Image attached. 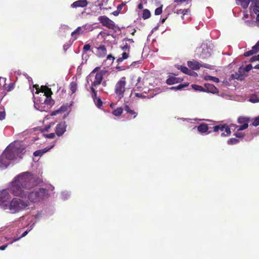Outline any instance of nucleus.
Instances as JSON below:
<instances>
[{
	"label": "nucleus",
	"mask_w": 259,
	"mask_h": 259,
	"mask_svg": "<svg viewBox=\"0 0 259 259\" xmlns=\"http://www.w3.org/2000/svg\"><path fill=\"white\" fill-rule=\"evenodd\" d=\"M35 185L34 177L29 172H23L16 177L11 183L10 190L14 196L26 197L28 190Z\"/></svg>",
	"instance_id": "f257e3e1"
},
{
	"label": "nucleus",
	"mask_w": 259,
	"mask_h": 259,
	"mask_svg": "<svg viewBox=\"0 0 259 259\" xmlns=\"http://www.w3.org/2000/svg\"><path fill=\"white\" fill-rule=\"evenodd\" d=\"M100 67H96L87 76V81L88 83L91 82L90 87H96L101 83L105 72L104 70H100Z\"/></svg>",
	"instance_id": "f03ea898"
},
{
	"label": "nucleus",
	"mask_w": 259,
	"mask_h": 259,
	"mask_svg": "<svg viewBox=\"0 0 259 259\" xmlns=\"http://www.w3.org/2000/svg\"><path fill=\"white\" fill-rule=\"evenodd\" d=\"M29 203L20 198H13L9 205H6L4 209H9L12 213H15L28 208Z\"/></svg>",
	"instance_id": "7ed1b4c3"
},
{
	"label": "nucleus",
	"mask_w": 259,
	"mask_h": 259,
	"mask_svg": "<svg viewBox=\"0 0 259 259\" xmlns=\"http://www.w3.org/2000/svg\"><path fill=\"white\" fill-rule=\"evenodd\" d=\"M50 197L48 190L41 188L35 189L28 194V199L32 202H37Z\"/></svg>",
	"instance_id": "20e7f679"
},
{
	"label": "nucleus",
	"mask_w": 259,
	"mask_h": 259,
	"mask_svg": "<svg viewBox=\"0 0 259 259\" xmlns=\"http://www.w3.org/2000/svg\"><path fill=\"white\" fill-rule=\"evenodd\" d=\"M23 151V149L19 150L15 148L7 149L1 156V161H3L5 159H8L9 161L13 160L16 155H18V154L22 153Z\"/></svg>",
	"instance_id": "39448f33"
},
{
	"label": "nucleus",
	"mask_w": 259,
	"mask_h": 259,
	"mask_svg": "<svg viewBox=\"0 0 259 259\" xmlns=\"http://www.w3.org/2000/svg\"><path fill=\"white\" fill-rule=\"evenodd\" d=\"M125 77H122L115 85V93L119 97L120 99L123 96V94L125 92Z\"/></svg>",
	"instance_id": "423d86ee"
},
{
	"label": "nucleus",
	"mask_w": 259,
	"mask_h": 259,
	"mask_svg": "<svg viewBox=\"0 0 259 259\" xmlns=\"http://www.w3.org/2000/svg\"><path fill=\"white\" fill-rule=\"evenodd\" d=\"M98 20L103 26L108 29L114 30L117 27L114 22L106 16L104 15L99 17Z\"/></svg>",
	"instance_id": "0eeeda50"
},
{
	"label": "nucleus",
	"mask_w": 259,
	"mask_h": 259,
	"mask_svg": "<svg viewBox=\"0 0 259 259\" xmlns=\"http://www.w3.org/2000/svg\"><path fill=\"white\" fill-rule=\"evenodd\" d=\"M251 121L249 117L239 116L237 119V122L242 125H236L237 131H243L248 127V123Z\"/></svg>",
	"instance_id": "6e6552de"
},
{
	"label": "nucleus",
	"mask_w": 259,
	"mask_h": 259,
	"mask_svg": "<svg viewBox=\"0 0 259 259\" xmlns=\"http://www.w3.org/2000/svg\"><path fill=\"white\" fill-rule=\"evenodd\" d=\"M212 128L214 132H217L220 131L222 132L221 136L223 137L228 136L231 134L230 127L225 124L215 125L213 126Z\"/></svg>",
	"instance_id": "1a4fd4ad"
},
{
	"label": "nucleus",
	"mask_w": 259,
	"mask_h": 259,
	"mask_svg": "<svg viewBox=\"0 0 259 259\" xmlns=\"http://www.w3.org/2000/svg\"><path fill=\"white\" fill-rule=\"evenodd\" d=\"M187 65L192 70H198L201 67L209 69H211V66L210 65L207 64H201L195 60L188 61Z\"/></svg>",
	"instance_id": "9d476101"
},
{
	"label": "nucleus",
	"mask_w": 259,
	"mask_h": 259,
	"mask_svg": "<svg viewBox=\"0 0 259 259\" xmlns=\"http://www.w3.org/2000/svg\"><path fill=\"white\" fill-rule=\"evenodd\" d=\"M10 199V195L7 190H4L0 192V205L4 209V207H6V205H8L5 203V202H7Z\"/></svg>",
	"instance_id": "9b49d317"
},
{
	"label": "nucleus",
	"mask_w": 259,
	"mask_h": 259,
	"mask_svg": "<svg viewBox=\"0 0 259 259\" xmlns=\"http://www.w3.org/2000/svg\"><path fill=\"white\" fill-rule=\"evenodd\" d=\"M67 125L65 122H61L58 123L55 130V133L58 136H61L66 131Z\"/></svg>",
	"instance_id": "f8f14e48"
},
{
	"label": "nucleus",
	"mask_w": 259,
	"mask_h": 259,
	"mask_svg": "<svg viewBox=\"0 0 259 259\" xmlns=\"http://www.w3.org/2000/svg\"><path fill=\"white\" fill-rule=\"evenodd\" d=\"M204 92L212 94H218L219 90L212 84L205 83L204 84Z\"/></svg>",
	"instance_id": "ddd939ff"
},
{
	"label": "nucleus",
	"mask_w": 259,
	"mask_h": 259,
	"mask_svg": "<svg viewBox=\"0 0 259 259\" xmlns=\"http://www.w3.org/2000/svg\"><path fill=\"white\" fill-rule=\"evenodd\" d=\"M88 2L87 0H78L73 2L71 5L72 8H84L87 6Z\"/></svg>",
	"instance_id": "4468645a"
},
{
	"label": "nucleus",
	"mask_w": 259,
	"mask_h": 259,
	"mask_svg": "<svg viewBox=\"0 0 259 259\" xmlns=\"http://www.w3.org/2000/svg\"><path fill=\"white\" fill-rule=\"evenodd\" d=\"M145 80H147V79H145V78H142L141 77H139L137 79V82L135 86L139 91H142L146 87V85L145 84Z\"/></svg>",
	"instance_id": "2eb2a0df"
},
{
	"label": "nucleus",
	"mask_w": 259,
	"mask_h": 259,
	"mask_svg": "<svg viewBox=\"0 0 259 259\" xmlns=\"http://www.w3.org/2000/svg\"><path fill=\"white\" fill-rule=\"evenodd\" d=\"M183 80L182 78L169 76L166 80V83L168 85L181 82Z\"/></svg>",
	"instance_id": "dca6fc26"
},
{
	"label": "nucleus",
	"mask_w": 259,
	"mask_h": 259,
	"mask_svg": "<svg viewBox=\"0 0 259 259\" xmlns=\"http://www.w3.org/2000/svg\"><path fill=\"white\" fill-rule=\"evenodd\" d=\"M97 54L99 57H104L107 55V50L105 46L100 45L97 48Z\"/></svg>",
	"instance_id": "f3484780"
},
{
	"label": "nucleus",
	"mask_w": 259,
	"mask_h": 259,
	"mask_svg": "<svg viewBox=\"0 0 259 259\" xmlns=\"http://www.w3.org/2000/svg\"><path fill=\"white\" fill-rule=\"evenodd\" d=\"M176 67H177V69H178L179 70H180L182 72H183V73H184L186 74H188V75H192L193 73L196 74V73L193 72L191 70L189 69L186 66L177 65H176Z\"/></svg>",
	"instance_id": "a211bd4d"
},
{
	"label": "nucleus",
	"mask_w": 259,
	"mask_h": 259,
	"mask_svg": "<svg viewBox=\"0 0 259 259\" xmlns=\"http://www.w3.org/2000/svg\"><path fill=\"white\" fill-rule=\"evenodd\" d=\"M175 13H176L178 15H182L181 18L183 20H184V17L185 15H190V9H186L184 10L180 9L177 10L176 12H175Z\"/></svg>",
	"instance_id": "6ab92c4d"
},
{
	"label": "nucleus",
	"mask_w": 259,
	"mask_h": 259,
	"mask_svg": "<svg viewBox=\"0 0 259 259\" xmlns=\"http://www.w3.org/2000/svg\"><path fill=\"white\" fill-rule=\"evenodd\" d=\"M124 110L127 114L130 115H133L134 118H135L138 115V113L134 110L132 109L130 106L128 105H125L124 106Z\"/></svg>",
	"instance_id": "aec40b11"
},
{
	"label": "nucleus",
	"mask_w": 259,
	"mask_h": 259,
	"mask_svg": "<svg viewBox=\"0 0 259 259\" xmlns=\"http://www.w3.org/2000/svg\"><path fill=\"white\" fill-rule=\"evenodd\" d=\"M53 147V146H51L50 147H47L44 149L36 150L33 153V155L35 157L41 156L50 150Z\"/></svg>",
	"instance_id": "412c9836"
},
{
	"label": "nucleus",
	"mask_w": 259,
	"mask_h": 259,
	"mask_svg": "<svg viewBox=\"0 0 259 259\" xmlns=\"http://www.w3.org/2000/svg\"><path fill=\"white\" fill-rule=\"evenodd\" d=\"M197 130L200 133H206L208 130V125L206 123H201L197 126Z\"/></svg>",
	"instance_id": "4be33fe9"
},
{
	"label": "nucleus",
	"mask_w": 259,
	"mask_h": 259,
	"mask_svg": "<svg viewBox=\"0 0 259 259\" xmlns=\"http://www.w3.org/2000/svg\"><path fill=\"white\" fill-rule=\"evenodd\" d=\"M189 85L188 83H184L183 84H180L177 86L176 87H172L170 88L171 90H182L184 88L188 87Z\"/></svg>",
	"instance_id": "5701e85b"
},
{
	"label": "nucleus",
	"mask_w": 259,
	"mask_h": 259,
	"mask_svg": "<svg viewBox=\"0 0 259 259\" xmlns=\"http://www.w3.org/2000/svg\"><path fill=\"white\" fill-rule=\"evenodd\" d=\"M69 88L72 94L75 93L77 88V83L75 81L71 82L69 85Z\"/></svg>",
	"instance_id": "b1692460"
},
{
	"label": "nucleus",
	"mask_w": 259,
	"mask_h": 259,
	"mask_svg": "<svg viewBox=\"0 0 259 259\" xmlns=\"http://www.w3.org/2000/svg\"><path fill=\"white\" fill-rule=\"evenodd\" d=\"M151 17V13L150 11L147 9L143 10L142 18L143 19L146 20Z\"/></svg>",
	"instance_id": "393cba45"
},
{
	"label": "nucleus",
	"mask_w": 259,
	"mask_h": 259,
	"mask_svg": "<svg viewBox=\"0 0 259 259\" xmlns=\"http://www.w3.org/2000/svg\"><path fill=\"white\" fill-rule=\"evenodd\" d=\"M123 108L121 107L117 108V109L113 110L112 114L116 116H120L123 112Z\"/></svg>",
	"instance_id": "a878e982"
},
{
	"label": "nucleus",
	"mask_w": 259,
	"mask_h": 259,
	"mask_svg": "<svg viewBox=\"0 0 259 259\" xmlns=\"http://www.w3.org/2000/svg\"><path fill=\"white\" fill-rule=\"evenodd\" d=\"M82 27H78L74 31H73L71 33V36L74 37L76 35H78L80 33V31L82 30ZM77 38V37H75V39H76Z\"/></svg>",
	"instance_id": "bb28decb"
},
{
	"label": "nucleus",
	"mask_w": 259,
	"mask_h": 259,
	"mask_svg": "<svg viewBox=\"0 0 259 259\" xmlns=\"http://www.w3.org/2000/svg\"><path fill=\"white\" fill-rule=\"evenodd\" d=\"M128 54H129L128 53L123 52L122 54V57H120V58H118L117 59V62H118V63L119 62H121L124 60H125V59H127L128 56H129Z\"/></svg>",
	"instance_id": "cd10ccee"
},
{
	"label": "nucleus",
	"mask_w": 259,
	"mask_h": 259,
	"mask_svg": "<svg viewBox=\"0 0 259 259\" xmlns=\"http://www.w3.org/2000/svg\"><path fill=\"white\" fill-rule=\"evenodd\" d=\"M251 0H241L240 2V5L244 9H246Z\"/></svg>",
	"instance_id": "c85d7f7f"
},
{
	"label": "nucleus",
	"mask_w": 259,
	"mask_h": 259,
	"mask_svg": "<svg viewBox=\"0 0 259 259\" xmlns=\"http://www.w3.org/2000/svg\"><path fill=\"white\" fill-rule=\"evenodd\" d=\"M45 103L47 105L52 106L54 104V100L52 99L51 97H46L45 100Z\"/></svg>",
	"instance_id": "c756f323"
},
{
	"label": "nucleus",
	"mask_w": 259,
	"mask_h": 259,
	"mask_svg": "<svg viewBox=\"0 0 259 259\" xmlns=\"http://www.w3.org/2000/svg\"><path fill=\"white\" fill-rule=\"evenodd\" d=\"M192 89H193L195 91H198L200 92H204V88L201 85H197V84H192L191 85Z\"/></svg>",
	"instance_id": "7c9ffc66"
},
{
	"label": "nucleus",
	"mask_w": 259,
	"mask_h": 259,
	"mask_svg": "<svg viewBox=\"0 0 259 259\" xmlns=\"http://www.w3.org/2000/svg\"><path fill=\"white\" fill-rule=\"evenodd\" d=\"M45 89L46 90L44 91V93L45 96L47 98H48V97H51V95L53 94L51 89L49 88H46Z\"/></svg>",
	"instance_id": "2f4dec72"
},
{
	"label": "nucleus",
	"mask_w": 259,
	"mask_h": 259,
	"mask_svg": "<svg viewBox=\"0 0 259 259\" xmlns=\"http://www.w3.org/2000/svg\"><path fill=\"white\" fill-rule=\"evenodd\" d=\"M239 142V140L236 139V138H231L229 139L227 141V143L229 145H234L237 144Z\"/></svg>",
	"instance_id": "473e14b6"
},
{
	"label": "nucleus",
	"mask_w": 259,
	"mask_h": 259,
	"mask_svg": "<svg viewBox=\"0 0 259 259\" xmlns=\"http://www.w3.org/2000/svg\"><path fill=\"white\" fill-rule=\"evenodd\" d=\"M120 48L122 51L127 50L128 52H129L130 49V46L127 43V42L125 41V43L123 42L122 46H120Z\"/></svg>",
	"instance_id": "72a5a7b5"
},
{
	"label": "nucleus",
	"mask_w": 259,
	"mask_h": 259,
	"mask_svg": "<svg viewBox=\"0 0 259 259\" xmlns=\"http://www.w3.org/2000/svg\"><path fill=\"white\" fill-rule=\"evenodd\" d=\"M251 125L253 126L259 125V116L253 118L252 120Z\"/></svg>",
	"instance_id": "f704fd0d"
},
{
	"label": "nucleus",
	"mask_w": 259,
	"mask_h": 259,
	"mask_svg": "<svg viewBox=\"0 0 259 259\" xmlns=\"http://www.w3.org/2000/svg\"><path fill=\"white\" fill-rule=\"evenodd\" d=\"M91 91L92 93V98H93L94 101H96V99H97V92L95 89V87H90Z\"/></svg>",
	"instance_id": "c9c22d12"
},
{
	"label": "nucleus",
	"mask_w": 259,
	"mask_h": 259,
	"mask_svg": "<svg viewBox=\"0 0 259 259\" xmlns=\"http://www.w3.org/2000/svg\"><path fill=\"white\" fill-rule=\"evenodd\" d=\"M210 79V80L213 81V82L218 83L220 82V79L219 78L214 77V76H207V78H206V80Z\"/></svg>",
	"instance_id": "e433bc0d"
},
{
	"label": "nucleus",
	"mask_w": 259,
	"mask_h": 259,
	"mask_svg": "<svg viewBox=\"0 0 259 259\" xmlns=\"http://www.w3.org/2000/svg\"><path fill=\"white\" fill-rule=\"evenodd\" d=\"M162 12V6L156 8L155 10L154 14L155 15H159Z\"/></svg>",
	"instance_id": "4c0bfd02"
},
{
	"label": "nucleus",
	"mask_w": 259,
	"mask_h": 259,
	"mask_svg": "<svg viewBox=\"0 0 259 259\" xmlns=\"http://www.w3.org/2000/svg\"><path fill=\"white\" fill-rule=\"evenodd\" d=\"M256 53L252 49L251 50H250V51H247L246 52L244 53V56L245 57H249L252 55H253V54H255Z\"/></svg>",
	"instance_id": "58836bf2"
},
{
	"label": "nucleus",
	"mask_w": 259,
	"mask_h": 259,
	"mask_svg": "<svg viewBox=\"0 0 259 259\" xmlns=\"http://www.w3.org/2000/svg\"><path fill=\"white\" fill-rule=\"evenodd\" d=\"M91 49V45L90 44H86L83 46V53H85L88 51L90 50Z\"/></svg>",
	"instance_id": "ea45409f"
},
{
	"label": "nucleus",
	"mask_w": 259,
	"mask_h": 259,
	"mask_svg": "<svg viewBox=\"0 0 259 259\" xmlns=\"http://www.w3.org/2000/svg\"><path fill=\"white\" fill-rule=\"evenodd\" d=\"M252 49L254 51L255 53H257L259 51V40L256 42V44L252 47Z\"/></svg>",
	"instance_id": "a19ab883"
},
{
	"label": "nucleus",
	"mask_w": 259,
	"mask_h": 259,
	"mask_svg": "<svg viewBox=\"0 0 259 259\" xmlns=\"http://www.w3.org/2000/svg\"><path fill=\"white\" fill-rule=\"evenodd\" d=\"M27 233H28V231H25L24 233H23V234L21 235V237L20 238H14L13 240L11 242V243H12L13 242H15V241L18 240L21 238L25 237L27 234Z\"/></svg>",
	"instance_id": "79ce46f5"
},
{
	"label": "nucleus",
	"mask_w": 259,
	"mask_h": 259,
	"mask_svg": "<svg viewBox=\"0 0 259 259\" xmlns=\"http://www.w3.org/2000/svg\"><path fill=\"white\" fill-rule=\"evenodd\" d=\"M97 100L96 102V105L98 107L100 108L102 106V101H101V99L98 98L96 99Z\"/></svg>",
	"instance_id": "37998d69"
},
{
	"label": "nucleus",
	"mask_w": 259,
	"mask_h": 259,
	"mask_svg": "<svg viewBox=\"0 0 259 259\" xmlns=\"http://www.w3.org/2000/svg\"><path fill=\"white\" fill-rule=\"evenodd\" d=\"M234 136L237 138H242L244 137L245 135L242 133L238 132L235 133Z\"/></svg>",
	"instance_id": "c03bdc74"
},
{
	"label": "nucleus",
	"mask_w": 259,
	"mask_h": 259,
	"mask_svg": "<svg viewBox=\"0 0 259 259\" xmlns=\"http://www.w3.org/2000/svg\"><path fill=\"white\" fill-rule=\"evenodd\" d=\"M48 88V87L46 86V85H42L41 87H40V89L38 90L37 89H36V94H38L39 92H42V93H44V91L46 90V89L45 88Z\"/></svg>",
	"instance_id": "a18cd8bd"
},
{
	"label": "nucleus",
	"mask_w": 259,
	"mask_h": 259,
	"mask_svg": "<svg viewBox=\"0 0 259 259\" xmlns=\"http://www.w3.org/2000/svg\"><path fill=\"white\" fill-rule=\"evenodd\" d=\"M255 61H259V55L253 56L250 59V61L251 62H252Z\"/></svg>",
	"instance_id": "49530a36"
},
{
	"label": "nucleus",
	"mask_w": 259,
	"mask_h": 259,
	"mask_svg": "<svg viewBox=\"0 0 259 259\" xmlns=\"http://www.w3.org/2000/svg\"><path fill=\"white\" fill-rule=\"evenodd\" d=\"M252 68V66L251 64H248L245 66L244 68V71L245 72L249 71Z\"/></svg>",
	"instance_id": "de8ad7c7"
},
{
	"label": "nucleus",
	"mask_w": 259,
	"mask_h": 259,
	"mask_svg": "<svg viewBox=\"0 0 259 259\" xmlns=\"http://www.w3.org/2000/svg\"><path fill=\"white\" fill-rule=\"evenodd\" d=\"M6 116V113L5 111H0V120L5 119Z\"/></svg>",
	"instance_id": "09e8293b"
},
{
	"label": "nucleus",
	"mask_w": 259,
	"mask_h": 259,
	"mask_svg": "<svg viewBox=\"0 0 259 259\" xmlns=\"http://www.w3.org/2000/svg\"><path fill=\"white\" fill-rule=\"evenodd\" d=\"M251 2L254 4V7L259 8V0H251Z\"/></svg>",
	"instance_id": "8fccbe9b"
},
{
	"label": "nucleus",
	"mask_w": 259,
	"mask_h": 259,
	"mask_svg": "<svg viewBox=\"0 0 259 259\" xmlns=\"http://www.w3.org/2000/svg\"><path fill=\"white\" fill-rule=\"evenodd\" d=\"M124 4L123 3H122L120 5H119L117 7V10L118 11H119V12H120L121 10H122L123 7L124 6Z\"/></svg>",
	"instance_id": "3c124183"
},
{
	"label": "nucleus",
	"mask_w": 259,
	"mask_h": 259,
	"mask_svg": "<svg viewBox=\"0 0 259 259\" xmlns=\"http://www.w3.org/2000/svg\"><path fill=\"white\" fill-rule=\"evenodd\" d=\"M55 134L54 133H51L49 134H47L46 137L49 139H53L55 137Z\"/></svg>",
	"instance_id": "603ef678"
},
{
	"label": "nucleus",
	"mask_w": 259,
	"mask_h": 259,
	"mask_svg": "<svg viewBox=\"0 0 259 259\" xmlns=\"http://www.w3.org/2000/svg\"><path fill=\"white\" fill-rule=\"evenodd\" d=\"M14 84H10L8 86V89H7V91L10 92L12 91L14 89Z\"/></svg>",
	"instance_id": "864d4df0"
},
{
	"label": "nucleus",
	"mask_w": 259,
	"mask_h": 259,
	"mask_svg": "<svg viewBox=\"0 0 259 259\" xmlns=\"http://www.w3.org/2000/svg\"><path fill=\"white\" fill-rule=\"evenodd\" d=\"M62 108H63V107H61L59 110H57V111L54 112V113H52V115H55L57 114V113L61 112V111H63V110Z\"/></svg>",
	"instance_id": "5fc2aeb1"
},
{
	"label": "nucleus",
	"mask_w": 259,
	"mask_h": 259,
	"mask_svg": "<svg viewBox=\"0 0 259 259\" xmlns=\"http://www.w3.org/2000/svg\"><path fill=\"white\" fill-rule=\"evenodd\" d=\"M128 41L131 42H134V40L133 39H130V38H124L123 40H122V41L123 42H124V41Z\"/></svg>",
	"instance_id": "6e6d98bb"
},
{
	"label": "nucleus",
	"mask_w": 259,
	"mask_h": 259,
	"mask_svg": "<svg viewBox=\"0 0 259 259\" xmlns=\"http://www.w3.org/2000/svg\"><path fill=\"white\" fill-rule=\"evenodd\" d=\"M8 244L3 245L0 246V250H5L8 246Z\"/></svg>",
	"instance_id": "4d7b16f0"
},
{
	"label": "nucleus",
	"mask_w": 259,
	"mask_h": 259,
	"mask_svg": "<svg viewBox=\"0 0 259 259\" xmlns=\"http://www.w3.org/2000/svg\"><path fill=\"white\" fill-rule=\"evenodd\" d=\"M253 11L254 13L257 15V13L259 12V8H257L256 7H254L253 9Z\"/></svg>",
	"instance_id": "13d9d810"
},
{
	"label": "nucleus",
	"mask_w": 259,
	"mask_h": 259,
	"mask_svg": "<svg viewBox=\"0 0 259 259\" xmlns=\"http://www.w3.org/2000/svg\"><path fill=\"white\" fill-rule=\"evenodd\" d=\"M119 13H120V12L119 11H118L117 10L112 12V14L115 16H118Z\"/></svg>",
	"instance_id": "bf43d9fd"
},
{
	"label": "nucleus",
	"mask_w": 259,
	"mask_h": 259,
	"mask_svg": "<svg viewBox=\"0 0 259 259\" xmlns=\"http://www.w3.org/2000/svg\"><path fill=\"white\" fill-rule=\"evenodd\" d=\"M107 59L108 60L112 59V61L114 60V57L112 56V55H109L107 56Z\"/></svg>",
	"instance_id": "052dcab7"
},
{
	"label": "nucleus",
	"mask_w": 259,
	"mask_h": 259,
	"mask_svg": "<svg viewBox=\"0 0 259 259\" xmlns=\"http://www.w3.org/2000/svg\"><path fill=\"white\" fill-rule=\"evenodd\" d=\"M138 8L139 9H142L143 8V5L142 2H141L138 6Z\"/></svg>",
	"instance_id": "680f3d73"
},
{
	"label": "nucleus",
	"mask_w": 259,
	"mask_h": 259,
	"mask_svg": "<svg viewBox=\"0 0 259 259\" xmlns=\"http://www.w3.org/2000/svg\"><path fill=\"white\" fill-rule=\"evenodd\" d=\"M256 21L259 22V14H257L256 15Z\"/></svg>",
	"instance_id": "e2e57ef3"
},
{
	"label": "nucleus",
	"mask_w": 259,
	"mask_h": 259,
	"mask_svg": "<svg viewBox=\"0 0 259 259\" xmlns=\"http://www.w3.org/2000/svg\"><path fill=\"white\" fill-rule=\"evenodd\" d=\"M254 68L255 69H259V64H257L256 65H255L254 67Z\"/></svg>",
	"instance_id": "0e129e2a"
},
{
	"label": "nucleus",
	"mask_w": 259,
	"mask_h": 259,
	"mask_svg": "<svg viewBox=\"0 0 259 259\" xmlns=\"http://www.w3.org/2000/svg\"><path fill=\"white\" fill-rule=\"evenodd\" d=\"M165 20H166V19H165V18H163V19H162V20H161V22H162V23H163L165 22Z\"/></svg>",
	"instance_id": "69168bd1"
},
{
	"label": "nucleus",
	"mask_w": 259,
	"mask_h": 259,
	"mask_svg": "<svg viewBox=\"0 0 259 259\" xmlns=\"http://www.w3.org/2000/svg\"><path fill=\"white\" fill-rule=\"evenodd\" d=\"M136 96L137 97H140L141 96V95L139 94V93H136Z\"/></svg>",
	"instance_id": "338daca9"
},
{
	"label": "nucleus",
	"mask_w": 259,
	"mask_h": 259,
	"mask_svg": "<svg viewBox=\"0 0 259 259\" xmlns=\"http://www.w3.org/2000/svg\"><path fill=\"white\" fill-rule=\"evenodd\" d=\"M66 46L65 45H64L63 46V48H64V50L66 51L67 50V48L66 47Z\"/></svg>",
	"instance_id": "774afa93"
}]
</instances>
